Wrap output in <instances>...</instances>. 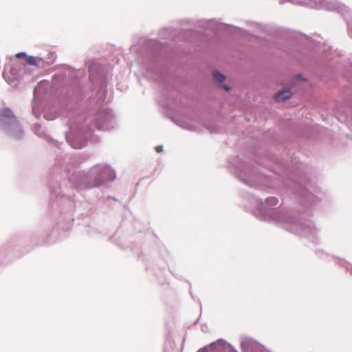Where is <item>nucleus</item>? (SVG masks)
<instances>
[{
  "label": "nucleus",
  "instance_id": "obj_1",
  "mask_svg": "<svg viewBox=\"0 0 352 352\" xmlns=\"http://www.w3.org/2000/svg\"><path fill=\"white\" fill-rule=\"evenodd\" d=\"M292 96V93L289 89H283V91H278L274 96L275 100L277 102L284 101L289 98Z\"/></svg>",
  "mask_w": 352,
  "mask_h": 352
},
{
  "label": "nucleus",
  "instance_id": "obj_2",
  "mask_svg": "<svg viewBox=\"0 0 352 352\" xmlns=\"http://www.w3.org/2000/svg\"><path fill=\"white\" fill-rule=\"evenodd\" d=\"M39 62H42L41 58H37L34 56H27L26 57V63L30 65L37 66L39 64Z\"/></svg>",
  "mask_w": 352,
  "mask_h": 352
},
{
  "label": "nucleus",
  "instance_id": "obj_3",
  "mask_svg": "<svg viewBox=\"0 0 352 352\" xmlns=\"http://www.w3.org/2000/svg\"><path fill=\"white\" fill-rule=\"evenodd\" d=\"M213 78H214V80L219 83H222L226 79L225 76L220 74L217 71H215L213 72Z\"/></svg>",
  "mask_w": 352,
  "mask_h": 352
},
{
  "label": "nucleus",
  "instance_id": "obj_6",
  "mask_svg": "<svg viewBox=\"0 0 352 352\" xmlns=\"http://www.w3.org/2000/svg\"><path fill=\"white\" fill-rule=\"evenodd\" d=\"M155 151H156V152H157V153H160V152H162V151H163V146H157L155 147Z\"/></svg>",
  "mask_w": 352,
  "mask_h": 352
},
{
  "label": "nucleus",
  "instance_id": "obj_5",
  "mask_svg": "<svg viewBox=\"0 0 352 352\" xmlns=\"http://www.w3.org/2000/svg\"><path fill=\"white\" fill-rule=\"evenodd\" d=\"M102 182V179H100V181H97L94 183H90V182H88L85 186V188H93V187H96V186H98L101 182Z\"/></svg>",
  "mask_w": 352,
  "mask_h": 352
},
{
  "label": "nucleus",
  "instance_id": "obj_7",
  "mask_svg": "<svg viewBox=\"0 0 352 352\" xmlns=\"http://www.w3.org/2000/svg\"><path fill=\"white\" fill-rule=\"evenodd\" d=\"M25 53H23V52H21V53H18L16 54V58H21V57H25Z\"/></svg>",
  "mask_w": 352,
  "mask_h": 352
},
{
  "label": "nucleus",
  "instance_id": "obj_9",
  "mask_svg": "<svg viewBox=\"0 0 352 352\" xmlns=\"http://www.w3.org/2000/svg\"><path fill=\"white\" fill-rule=\"evenodd\" d=\"M72 146H73L74 148H80V147H81V146H74V145H72Z\"/></svg>",
  "mask_w": 352,
  "mask_h": 352
},
{
  "label": "nucleus",
  "instance_id": "obj_8",
  "mask_svg": "<svg viewBox=\"0 0 352 352\" xmlns=\"http://www.w3.org/2000/svg\"><path fill=\"white\" fill-rule=\"evenodd\" d=\"M221 87L224 89L226 91H228L230 90V88L228 86H227L225 84H223L221 85Z\"/></svg>",
  "mask_w": 352,
  "mask_h": 352
},
{
  "label": "nucleus",
  "instance_id": "obj_4",
  "mask_svg": "<svg viewBox=\"0 0 352 352\" xmlns=\"http://www.w3.org/2000/svg\"><path fill=\"white\" fill-rule=\"evenodd\" d=\"M1 116H5V117H10V118L14 117V114H13L12 111L8 108H5L1 110Z\"/></svg>",
  "mask_w": 352,
  "mask_h": 352
}]
</instances>
